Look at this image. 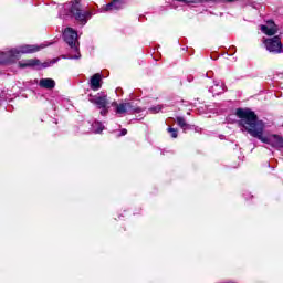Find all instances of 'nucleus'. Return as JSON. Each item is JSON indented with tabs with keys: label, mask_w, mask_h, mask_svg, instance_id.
<instances>
[{
	"label": "nucleus",
	"mask_w": 283,
	"mask_h": 283,
	"mask_svg": "<svg viewBox=\"0 0 283 283\" xmlns=\"http://www.w3.org/2000/svg\"><path fill=\"white\" fill-rule=\"evenodd\" d=\"M95 105H97L98 109L102 107H107V96H99L92 101Z\"/></svg>",
	"instance_id": "nucleus-14"
},
{
	"label": "nucleus",
	"mask_w": 283,
	"mask_h": 283,
	"mask_svg": "<svg viewBox=\"0 0 283 283\" xmlns=\"http://www.w3.org/2000/svg\"><path fill=\"white\" fill-rule=\"evenodd\" d=\"M235 116L239 118V126L255 138L264 129V123L258 120V115L250 108H237Z\"/></svg>",
	"instance_id": "nucleus-1"
},
{
	"label": "nucleus",
	"mask_w": 283,
	"mask_h": 283,
	"mask_svg": "<svg viewBox=\"0 0 283 283\" xmlns=\"http://www.w3.org/2000/svg\"><path fill=\"white\" fill-rule=\"evenodd\" d=\"M254 138H258L261 143H265V145H271L274 149H283V137L280 135L272 134L264 136V129H261V133Z\"/></svg>",
	"instance_id": "nucleus-6"
},
{
	"label": "nucleus",
	"mask_w": 283,
	"mask_h": 283,
	"mask_svg": "<svg viewBox=\"0 0 283 283\" xmlns=\"http://www.w3.org/2000/svg\"><path fill=\"white\" fill-rule=\"evenodd\" d=\"M169 120H174V118L169 117V118L167 119V123H169Z\"/></svg>",
	"instance_id": "nucleus-26"
},
{
	"label": "nucleus",
	"mask_w": 283,
	"mask_h": 283,
	"mask_svg": "<svg viewBox=\"0 0 283 283\" xmlns=\"http://www.w3.org/2000/svg\"><path fill=\"white\" fill-rule=\"evenodd\" d=\"M64 10L69 11L70 17H73L77 23L85 25L92 19V11L82 10L78 0L71 1L64 6Z\"/></svg>",
	"instance_id": "nucleus-3"
},
{
	"label": "nucleus",
	"mask_w": 283,
	"mask_h": 283,
	"mask_svg": "<svg viewBox=\"0 0 283 283\" xmlns=\"http://www.w3.org/2000/svg\"><path fill=\"white\" fill-rule=\"evenodd\" d=\"M105 129V126H103V123L101 122H93L92 124V132L93 134H101Z\"/></svg>",
	"instance_id": "nucleus-15"
},
{
	"label": "nucleus",
	"mask_w": 283,
	"mask_h": 283,
	"mask_svg": "<svg viewBox=\"0 0 283 283\" xmlns=\"http://www.w3.org/2000/svg\"><path fill=\"white\" fill-rule=\"evenodd\" d=\"M177 1H182L184 3H193L195 0H177Z\"/></svg>",
	"instance_id": "nucleus-23"
},
{
	"label": "nucleus",
	"mask_w": 283,
	"mask_h": 283,
	"mask_svg": "<svg viewBox=\"0 0 283 283\" xmlns=\"http://www.w3.org/2000/svg\"><path fill=\"white\" fill-rule=\"evenodd\" d=\"M113 112L118 116L119 118H123L124 116H132L134 114H140L142 112H145V108L136 105L134 102H113L112 103Z\"/></svg>",
	"instance_id": "nucleus-4"
},
{
	"label": "nucleus",
	"mask_w": 283,
	"mask_h": 283,
	"mask_svg": "<svg viewBox=\"0 0 283 283\" xmlns=\"http://www.w3.org/2000/svg\"><path fill=\"white\" fill-rule=\"evenodd\" d=\"M125 8V0H113L111 3L102 7V12H112L114 10H123Z\"/></svg>",
	"instance_id": "nucleus-10"
},
{
	"label": "nucleus",
	"mask_w": 283,
	"mask_h": 283,
	"mask_svg": "<svg viewBox=\"0 0 283 283\" xmlns=\"http://www.w3.org/2000/svg\"><path fill=\"white\" fill-rule=\"evenodd\" d=\"M140 213H143V208H136L134 216H140Z\"/></svg>",
	"instance_id": "nucleus-22"
},
{
	"label": "nucleus",
	"mask_w": 283,
	"mask_h": 283,
	"mask_svg": "<svg viewBox=\"0 0 283 283\" xmlns=\"http://www.w3.org/2000/svg\"><path fill=\"white\" fill-rule=\"evenodd\" d=\"M43 46L39 45H22L19 49H11L0 55V65H12L21 59V54H34V52H40Z\"/></svg>",
	"instance_id": "nucleus-2"
},
{
	"label": "nucleus",
	"mask_w": 283,
	"mask_h": 283,
	"mask_svg": "<svg viewBox=\"0 0 283 283\" xmlns=\"http://www.w3.org/2000/svg\"><path fill=\"white\" fill-rule=\"evenodd\" d=\"M122 217L123 214H118L117 218H115V220H120Z\"/></svg>",
	"instance_id": "nucleus-25"
},
{
	"label": "nucleus",
	"mask_w": 283,
	"mask_h": 283,
	"mask_svg": "<svg viewBox=\"0 0 283 283\" xmlns=\"http://www.w3.org/2000/svg\"><path fill=\"white\" fill-rule=\"evenodd\" d=\"M101 109V115L102 116H107V114L109 113V109L107 108V106H104Z\"/></svg>",
	"instance_id": "nucleus-19"
},
{
	"label": "nucleus",
	"mask_w": 283,
	"mask_h": 283,
	"mask_svg": "<svg viewBox=\"0 0 283 283\" xmlns=\"http://www.w3.org/2000/svg\"><path fill=\"white\" fill-rule=\"evenodd\" d=\"M64 41L75 52L72 59H81V52H78V32L72 28H66L63 32Z\"/></svg>",
	"instance_id": "nucleus-5"
},
{
	"label": "nucleus",
	"mask_w": 283,
	"mask_h": 283,
	"mask_svg": "<svg viewBox=\"0 0 283 283\" xmlns=\"http://www.w3.org/2000/svg\"><path fill=\"white\" fill-rule=\"evenodd\" d=\"M115 94H116V96H123V94H125V92L123 91V87H117L115 90Z\"/></svg>",
	"instance_id": "nucleus-20"
},
{
	"label": "nucleus",
	"mask_w": 283,
	"mask_h": 283,
	"mask_svg": "<svg viewBox=\"0 0 283 283\" xmlns=\"http://www.w3.org/2000/svg\"><path fill=\"white\" fill-rule=\"evenodd\" d=\"M176 120L177 125L182 129L184 133L189 132V129H193V126L191 124H188L185 117L178 116Z\"/></svg>",
	"instance_id": "nucleus-13"
},
{
	"label": "nucleus",
	"mask_w": 283,
	"mask_h": 283,
	"mask_svg": "<svg viewBox=\"0 0 283 283\" xmlns=\"http://www.w3.org/2000/svg\"><path fill=\"white\" fill-rule=\"evenodd\" d=\"M39 85L43 90H54V87H56V82L52 78H41Z\"/></svg>",
	"instance_id": "nucleus-12"
},
{
	"label": "nucleus",
	"mask_w": 283,
	"mask_h": 283,
	"mask_svg": "<svg viewBox=\"0 0 283 283\" xmlns=\"http://www.w3.org/2000/svg\"><path fill=\"white\" fill-rule=\"evenodd\" d=\"M268 25L262 24L260 27L261 32H263V34H266V36H275L276 32H279V28L277 24H275V22L273 20H268L266 21Z\"/></svg>",
	"instance_id": "nucleus-9"
},
{
	"label": "nucleus",
	"mask_w": 283,
	"mask_h": 283,
	"mask_svg": "<svg viewBox=\"0 0 283 283\" xmlns=\"http://www.w3.org/2000/svg\"><path fill=\"white\" fill-rule=\"evenodd\" d=\"M243 198L249 202L253 198V195L250 191H244Z\"/></svg>",
	"instance_id": "nucleus-18"
},
{
	"label": "nucleus",
	"mask_w": 283,
	"mask_h": 283,
	"mask_svg": "<svg viewBox=\"0 0 283 283\" xmlns=\"http://www.w3.org/2000/svg\"><path fill=\"white\" fill-rule=\"evenodd\" d=\"M120 136H127V129L123 128L119 130V133L117 134V137L120 138Z\"/></svg>",
	"instance_id": "nucleus-21"
},
{
	"label": "nucleus",
	"mask_w": 283,
	"mask_h": 283,
	"mask_svg": "<svg viewBox=\"0 0 283 283\" xmlns=\"http://www.w3.org/2000/svg\"><path fill=\"white\" fill-rule=\"evenodd\" d=\"M54 63H56V59L48 60L44 63H41L38 59H33L19 62V67H51Z\"/></svg>",
	"instance_id": "nucleus-8"
},
{
	"label": "nucleus",
	"mask_w": 283,
	"mask_h": 283,
	"mask_svg": "<svg viewBox=\"0 0 283 283\" xmlns=\"http://www.w3.org/2000/svg\"><path fill=\"white\" fill-rule=\"evenodd\" d=\"M102 83H103V77L101 76V73H95L91 77V90H93L94 92L101 90Z\"/></svg>",
	"instance_id": "nucleus-11"
},
{
	"label": "nucleus",
	"mask_w": 283,
	"mask_h": 283,
	"mask_svg": "<svg viewBox=\"0 0 283 283\" xmlns=\"http://www.w3.org/2000/svg\"><path fill=\"white\" fill-rule=\"evenodd\" d=\"M263 44L268 52H273L274 54H282V38L280 35L263 39Z\"/></svg>",
	"instance_id": "nucleus-7"
},
{
	"label": "nucleus",
	"mask_w": 283,
	"mask_h": 283,
	"mask_svg": "<svg viewBox=\"0 0 283 283\" xmlns=\"http://www.w3.org/2000/svg\"><path fill=\"white\" fill-rule=\"evenodd\" d=\"M226 3H233V2H235V1H238V0H223Z\"/></svg>",
	"instance_id": "nucleus-24"
},
{
	"label": "nucleus",
	"mask_w": 283,
	"mask_h": 283,
	"mask_svg": "<svg viewBox=\"0 0 283 283\" xmlns=\"http://www.w3.org/2000/svg\"><path fill=\"white\" fill-rule=\"evenodd\" d=\"M168 134H170L171 138H178V128L168 127Z\"/></svg>",
	"instance_id": "nucleus-17"
},
{
	"label": "nucleus",
	"mask_w": 283,
	"mask_h": 283,
	"mask_svg": "<svg viewBox=\"0 0 283 283\" xmlns=\"http://www.w3.org/2000/svg\"><path fill=\"white\" fill-rule=\"evenodd\" d=\"M163 111V106L161 105H157V106H153L148 109V112L150 114H158Z\"/></svg>",
	"instance_id": "nucleus-16"
}]
</instances>
